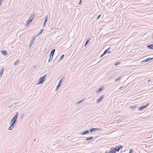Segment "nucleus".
Here are the masks:
<instances>
[{
	"label": "nucleus",
	"mask_w": 153,
	"mask_h": 153,
	"mask_svg": "<svg viewBox=\"0 0 153 153\" xmlns=\"http://www.w3.org/2000/svg\"><path fill=\"white\" fill-rule=\"evenodd\" d=\"M18 114L19 113L18 112H16V114L13 117L12 119L11 120V121L10 122V126L8 128V129L9 130H12L14 126L15 125L16 122Z\"/></svg>",
	"instance_id": "f257e3e1"
},
{
	"label": "nucleus",
	"mask_w": 153,
	"mask_h": 153,
	"mask_svg": "<svg viewBox=\"0 0 153 153\" xmlns=\"http://www.w3.org/2000/svg\"><path fill=\"white\" fill-rule=\"evenodd\" d=\"M47 75L46 74H45L44 76L41 77L39 80V82L37 83V84H41L43 83L45 80V77Z\"/></svg>",
	"instance_id": "f03ea898"
},
{
	"label": "nucleus",
	"mask_w": 153,
	"mask_h": 153,
	"mask_svg": "<svg viewBox=\"0 0 153 153\" xmlns=\"http://www.w3.org/2000/svg\"><path fill=\"white\" fill-rule=\"evenodd\" d=\"M63 82V79H61L59 81L58 85L57 86L56 89V91H57L59 88H60V86L61 85L62 83Z\"/></svg>",
	"instance_id": "7ed1b4c3"
},
{
	"label": "nucleus",
	"mask_w": 153,
	"mask_h": 153,
	"mask_svg": "<svg viewBox=\"0 0 153 153\" xmlns=\"http://www.w3.org/2000/svg\"><path fill=\"white\" fill-rule=\"evenodd\" d=\"M149 105V103H147L146 105H145L138 108V110L139 111L142 110L144 108L147 107Z\"/></svg>",
	"instance_id": "20e7f679"
},
{
	"label": "nucleus",
	"mask_w": 153,
	"mask_h": 153,
	"mask_svg": "<svg viewBox=\"0 0 153 153\" xmlns=\"http://www.w3.org/2000/svg\"><path fill=\"white\" fill-rule=\"evenodd\" d=\"M100 129L99 128H93L91 129H90L89 131V132H90L91 133L92 132H95L97 130H100Z\"/></svg>",
	"instance_id": "39448f33"
},
{
	"label": "nucleus",
	"mask_w": 153,
	"mask_h": 153,
	"mask_svg": "<svg viewBox=\"0 0 153 153\" xmlns=\"http://www.w3.org/2000/svg\"><path fill=\"white\" fill-rule=\"evenodd\" d=\"M153 59V58H148L147 59H146L145 60H144L141 62V63L142 64H143L144 62H145L149 61L151 60L152 59Z\"/></svg>",
	"instance_id": "423d86ee"
},
{
	"label": "nucleus",
	"mask_w": 153,
	"mask_h": 153,
	"mask_svg": "<svg viewBox=\"0 0 153 153\" xmlns=\"http://www.w3.org/2000/svg\"><path fill=\"white\" fill-rule=\"evenodd\" d=\"M104 97L105 96L104 95L101 96V97L97 100V102L99 103L101 102Z\"/></svg>",
	"instance_id": "0eeeda50"
},
{
	"label": "nucleus",
	"mask_w": 153,
	"mask_h": 153,
	"mask_svg": "<svg viewBox=\"0 0 153 153\" xmlns=\"http://www.w3.org/2000/svg\"><path fill=\"white\" fill-rule=\"evenodd\" d=\"M89 132V131L87 130L84 131L81 133L80 134L81 135H84L88 133Z\"/></svg>",
	"instance_id": "6e6552de"
},
{
	"label": "nucleus",
	"mask_w": 153,
	"mask_h": 153,
	"mask_svg": "<svg viewBox=\"0 0 153 153\" xmlns=\"http://www.w3.org/2000/svg\"><path fill=\"white\" fill-rule=\"evenodd\" d=\"M32 19H30V18H29L28 19V20L27 22L26 25H27L28 26H29V25L31 23L32 21Z\"/></svg>",
	"instance_id": "1a4fd4ad"
},
{
	"label": "nucleus",
	"mask_w": 153,
	"mask_h": 153,
	"mask_svg": "<svg viewBox=\"0 0 153 153\" xmlns=\"http://www.w3.org/2000/svg\"><path fill=\"white\" fill-rule=\"evenodd\" d=\"M111 48L110 47H109L108 49L106 50L104 52V54H105L107 53H109L111 52V51H109V50L110 49V48Z\"/></svg>",
	"instance_id": "9d476101"
},
{
	"label": "nucleus",
	"mask_w": 153,
	"mask_h": 153,
	"mask_svg": "<svg viewBox=\"0 0 153 153\" xmlns=\"http://www.w3.org/2000/svg\"><path fill=\"white\" fill-rule=\"evenodd\" d=\"M38 36V35H37L36 36H34L32 39V40L30 41V45H32L33 43V42L35 40V38L36 37H37V36Z\"/></svg>",
	"instance_id": "9b49d317"
},
{
	"label": "nucleus",
	"mask_w": 153,
	"mask_h": 153,
	"mask_svg": "<svg viewBox=\"0 0 153 153\" xmlns=\"http://www.w3.org/2000/svg\"><path fill=\"white\" fill-rule=\"evenodd\" d=\"M147 47L149 49H153V44L147 45Z\"/></svg>",
	"instance_id": "f8f14e48"
},
{
	"label": "nucleus",
	"mask_w": 153,
	"mask_h": 153,
	"mask_svg": "<svg viewBox=\"0 0 153 153\" xmlns=\"http://www.w3.org/2000/svg\"><path fill=\"white\" fill-rule=\"evenodd\" d=\"M55 49H53L51 51L50 53V56H53L54 54V53L55 52Z\"/></svg>",
	"instance_id": "ddd939ff"
},
{
	"label": "nucleus",
	"mask_w": 153,
	"mask_h": 153,
	"mask_svg": "<svg viewBox=\"0 0 153 153\" xmlns=\"http://www.w3.org/2000/svg\"><path fill=\"white\" fill-rule=\"evenodd\" d=\"M104 89V88L103 87H101L96 92L97 93H99L100 92V91H102Z\"/></svg>",
	"instance_id": "4468645a"
},
{
	"label": "nucleus",
	"mask_w": 153,
	"mask_h": 153,
	"mask_svg": "<svg viewBox=\"0 0 153 153\" xmlns=\"http://www.w3.org/2000/svg\"><path fill=\"white\" fill-rule=\"evenodd\" d=\"M4 70V68L2 67L1 69V71L0 72V77L2 76Z\"/></svg>",
	"instance_id": "2eb2a0df"
},
{
	"label": "nucleus",
	"mask_w": 153,
	"mask_h": 153,
	"mask_svg": "<svg viewBox=\"0 0 153 153\" xmlns=\"http://www.w3.org/2000/svg\"><path fill=\"white\" fill-rule=\"evenodd\" d=\"M115 148V149L116 150V152H118L120 150V149L119 148V146H116L115 148Z\"/></svg>",
	"instance_id": "dca6fc26"
},
{
	"label": "nucleus",
	"mask_w": 153,
	"mask_h": 153,
	"mask_svg": "<svg viewBox=\"0 0 153 153\" xmlns=\"http://www.w3.org/2000/svg\"><path fill=\"white\" fill-rule=\"evenodd\" d=\"M1 53L3 55L5 56H6L7 54V52L6 51H2Z\"/></svg>",
	"instance_id": "f3484780"
},
{
	"label": "nucleus",
	"mask_w": 153,
	"mask_h": 153,
	"mask_svg": "<svg viewBox=\"0 0 153 153\" xmlns=\"http://www.w3.org/2000/svg\"><path fill=\"white\" fill-rule=\"evenodd\" d=\"M137 107V105H135L133 106H131L130 107V108L133 109H134V108H136Z\"/></svg>",
	"instance_id": "a211bd4d"
},
{
	"label": "nucleus",
	"mask_w": 153,
	"mask_h": 153,
	"mask_svg": "<svg viewBox=\"0 0 153 153\" xmlns=\"http://www.w3.org/2000/svg\"><path fill=\"white\" fill-rule=\"evenodd\" d=\"M44 30L43 29H41V30H40V31L39 32V33H38L37 35H39V34H41L43 32Z\"/></svg>",
	"instance_id": "6ab92c4d"
},
{
	"label": "nucleus",
	"mask_w": 153,
	"mask_h": 153,
	"mask_svg": "<svg viewBox=\"0 0 153 153\" xmlns=\"http://www.w3.org/2000/svg\"><path fill=\"white\" fill-rule=\"evenodd\" d=\"M53 56H51L50 55L49 58L48 59V62H50L53 59Z\"/></svg>",
	"instance_id": "aec40b11"
},
{
	"label": "nucleus",
	"mask_w": 153,
	"mask_h": 153,
	"mask_svg": "<svg viewBox=\"0 0 153 153\" xmlns=\"http://www.w3.org/2000/svg\"><path fill=\"white\" fill-rule=\"evenodd\" d=\"M93 138V137H87L85 140H90L92 139Z\"/></svg>",
	"instance_id": "412c9836"
},
{
	"label": "nucleus",
	"mask_w": 153,
	"mask_h": 153,
	"mask_svg": "<svg viewBox=\"0 0 153 153\" xmlns=\"http://www.w3.org/2000/svg\"><path fill=\"white\" fill-rule=\"evenodd\" d=\"M90 39H88L87 40H86V42H85V46L87 45L88 43V42H89V41H90Z\"/></svg>",
	"instance_id": "4be33fe9"
},
{
	"label": "nucleus",
	"mask_w": 153,
	"mask_h": 153,
	"mask_svg": "<svg viewBox=\"0 0 153 153\" xmlns=\"http://www.w3.org/2000/svg\"><path fill=\"white\" fill-rule=\"evenodd\" d=\"M121 78H122V77L121 76H120L119 77L115 79V80L116 81H117L118 80H120Z\"/></svg>",
	"instance_id": "5701e85b"
},
{
	"label": "nucleus",
	"mask_w": 153,
	"mask_h": 153,
	"mask_svg": "<svg viewBox=\"0 0 153 153\" xmlns=\"http://www.w3.org/2000/svg\"><path fill=\"white\" fill-rule=\"evenodd\" d=\"M45 20L44 21V25L46 23L47 20H48V17L47 16L45 18Z\"/></svg>",
	"instance_id": "b1692460"
},
{
	"label": "nucleus",
	"mask_w": 153,
	"mask_h": 153,
	"mask_svg": "<svg viewBox=\"0 0 153 153\" xmlns=\"http://www.w3.org/2000/svg\"><path fill=\"white\" fill-rule=\"evenodd\" d=\"M84 100V99H83L82 100H80V101H79L77 102L76 103V104H79V103H80L81 102H82Z\"/></svg>",
	"instance_id": "393cba45"
},
{
	"label": "nucleus",
	"mask_w": 153,
	"mask_h": 153,
	"mask_svg": "<svg viewBox=\"0 0 153 153\" xmlns=\"http://www.w3.org/2000/svg\"><path fill=\"white\" fill-rule=\"evenodd\" d=\"M64 55H62L60 57V59H59V61L61 60L64 57Z\"/></svg>",
	"instance_id": "a878e982"
},
{
	"label": "nucleus",
	"mask_w": 153,
	"mask_h": 153,
	"mask_svg": "<svg viewBox=\"0 0 153 153\" xmlns=\"http://www.w3.org/2000/svg\"><path fill=\"white\" fill-rule=\"evenodd\" d=\"M120 62H116L115 64H114V65L115 66H116V65H117L119 64H120Z\"/></svg>",
	"instance_id": "bb28decb"
},
{
	"label": "nucleus",
	"mask_w": 153,
	"mask_h": 153,
	"mask_svg": "<svg viewBox=\"0 0 153 153\" xmlns=\"http://www.w3.org/2000/svg\"><path fill=\"white\" fill-rule=\"evenodd\" d=\"M19 101H18V100H16L15 101V102L14 103V105H15L16 104H17L19 102Z\"/></svg>",
	"instance_id": "cd10ccee"
},
{
	"label": "nucleus",
	"mask_w": 153,
	"mask_h": 153,
	"mask_svg": "<svg viewBox=\"0 0 153 153\" xmlns=\"http://www.w3.org/2000/svg\"><path fill=\"white\" fill-rule=\"evenodd\" d=\"M35 17V15H32L31 16H30L29 18H30V19H32V20Z\"/></svg>",
	"instance_id": "c85d7f7f"
},
{
	"label": "nucleus",
	"mask_w": 153,
	"mask_h": 153,
	"mask_svg": "<svg viewBox=\"0 0 153 153\" xmlns=\"http://www.w3.org/2000/svg\"><path fill=\"white\" fill-rule=\"evenodd\" d=\"M101 14H100L99 15L97 18V20L99 19V18L101 17Z\"/></svg>",
	"instance_id": "c756f323"
},
{
	"label": "nucleus",
	"mask_w": 153,
	"mask_h": 153,
	"mask_svg": "<svg viewBox=\"0 0 153 153\" xmlns=\"http://www.w3.org/2000/svg\"><path fill=\"white\" fill-rule=\"evenodd\" d=\"M19 62L18 61H16L14 63V65H17Z\"/></svg>",
	"instance_id": "7c9ffc66"
},
{
	"label": "nucleus",
	"mask_w": 153,
	"mask_h": 153,
	"mask_svg": "<svg viewBox=\"0 0 153 153\" xmlns=\"http://www.w3.org/2000/svg\"><path fill=\"white\" fill-rule=\"evenodd\" d=\"M134 152L132 149H131L129 151V153H132Z\"/></svg>",
	"instance_id": "2f4dec72"
},
{
	"label": "nucleus",
	"mask_w": 153,
	"mask_h": 153,
	"mask_svg": "<svg viewBox=\"0 0 153 153\" xmlns=\"http://www.w3.org/2000/svg\"><path fill=\"white\" fill-rule=\"evenodd\" d=\"M118 146H119V148L120 149H122L123 148V147L122 146H121V145H119Z\"/></svg>",
	"instance_id": "473e14b6"
},
{
	"label": "nucleus",
	"mask_w": 153,
	"mask_h": 153,
	"mask_svg": "<svg viewBox=\"0 0 153 153\" xmlns=\"http://www.w3.org/2000/svg\"><path fill=\"white\" fill-rule=\"evenodd\" d=\"M82 4V0H80L78 4L79 5H81Z\"/></svg>",
	"instance_id": "72a5a7b5"
},
{
	"label": "nucleus",
	"mask_w": 153,
	"mask_h": 153,
	"mask_svg": "<svg viewBox=\"0 0 153 153\" xmlns=\"http://www.w3.org/2000/svg\"><path fill=\"white\" fill-rule=\"evenodd\" d=\"M3 0H0V6H1Z\"/></svg>",
	"instance_id": "f704fd0d"
},
{
	"label": "nucleus",
	"mask_w": 153,
	"mask_h": 153,
	"mask_svg": "<svg viewBox=\"0 0 153 153\" xmlns=\"http://www.w3.org/2000/svg\"><path fill=\"white\" fill-rule=\"evenodd\" d=\"M105 54H104V53L101 55V56H100V58L102 56H103Z\"/></svg>",
	"instance_id": "c9c22d12"
},
{
	"label": "nucleus",
	"mask_w": 153,
	"mask_h": 153,
	"mask_svg": "<svg viewBox=\"0 0 153 153\" xmlns=\"http://www.w3.org/2000/svg\"><path fill=\"white\" fill-rule=\"evenodd\" d=\"M23 115H21L20 117V119H22L23 118Z\"/></svg>",
	"instance_id": "e433bc0d"
},
{
	"label": "nucleus",
	"mask_w": 153,
	"mask_h": 153,
	"mask_svg": "<svg viewBox=\"0 0 153 153\" xmlns=\"http://www.w3.org/2000/svg\"><path fill=\"white\" fill-rule=\"evenodd\" d=\"M123 87H120L119 88V89H121L122 88H123Z\"/></svg>",
	"instance_id": "4c0bfd02"
},
{
	"label": "nucleus",
	"mask_w": 153,
	"mask_h": 153,
	"mask_svg": "<svg viewBox=\"0 0 153 153\" xmlns=\"http://www.w3.org/2000/svg\"><path fill=\"white\" fill-rule=\"evenodd\" d=\"M12 105L11 106H9V107H10L12 106Z\"/></svg>",
	"instance_id": "58836bf2"
},
{
	"label": "nucleus",
	"mask_w": 153,
	"mask_h": 153,
	"mask_svg": "<svg viewBox=\"0 0 153 153\" xmlns=\"http://www.w3.org/2000/svg\"><path fill=\"white\" fill-rule=\"evenodd\" d=\"M150 81V79H149V80H148V81Z\"/></svg>",
	"instance_id": "ea45409f"
},
{
	"label": "nucleus",
	"mask_w": 153,
	"mask_h": 153,
	"mask_svg": "<svg viewBox=\"0 0 153 153\" xmlns=\"http://www.w3.org/2000/svg\"><path fill=\"white\" fill-rule=\"evenodd\" d=\"M9 100H10V99Z\"/></svg>",
	"instance_id": "a19ab883"
},
{
	"label": "nucleus",
	"mask_w": 153,
	"mask_h": 153,
	"mask_svg": "<svg viewBox=\"0 0 153 153\" xmlns=\"http://www.w3.org/2000/svg\"><path fill=\"white\" fill-rule=\"evenodd\" d=\"M9 100H10V99Z\"/></svg>",
	"instance_id": "79ce46f5"
},
{
	"label": "nucleus",
	"mask_w": 153,
	"mask_h": 153,
	"mask_svg": "<svg viewBox=\"0 0 153 153\" xmlns=\"http://www.w3.org/2000/svg\"><path fill=\"white\" fill-rule=\"evenodd\" d=\"M92 153H94V152H92Z\"/></svg>",
	"instance_id": "37998d69"
},
{
	"label": "nucleus",
	"mask_w": 153,
	"mask_h": 153,
	"mask_svg": "<svg viewBox=\"0 0 153 153\" xmlns=\"http://www.w3.org/2000/svg\"><path fill=\"white\" fill-rule=\"evenodd\" d=\"M152 38H153V37Z\"/></svg>",
	"instance_id": "c03bdc74"
}]
</instances>
